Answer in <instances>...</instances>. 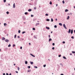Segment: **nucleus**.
<instances>
[{"label":"nucleus","mask_w":75,"mask_h":75,"mask_svg":"<svg viewBox=\"0 0 75 75\" xmlns=\"http://www.w3.org/2000/svg\"><path fill=\"white\" fill-rule=\"evenodd\" d=\"M7 50H8V48L7 47H6L5 48V51H7Z\"/></svg>","instance_id":"10"},{"label":"nucleus","mask_w":75,"mask_h":75,"mask_svg":"<svg viewBox=\"0 0 75 75\" xmlns=\"http://www.w3.org/2000/svg\"><path fill=\"white\" fill-rule=\"evenodd\" d=\"M6 13L7 14H9V12L7 11L6 12Z\"/></svg>","instance_id":"37"},{"label":"nucleus","mask_w":75,"mask_h":75,"mask_svg":"<svg viewBox=\"0 0 75 75\" xmlns=\"http://www.w3.org/2000/svg\"><path fill=\"white\" fill-rule=\"evenodd\" d=\"M28 11L29 12L31 11H32V9H28Z\"/></svg>","instance_id":"17"},{"label":"nucleus","mask_w":75,"mask_h":75,"mask_svg":"<svg viewBox=\"0 0 75 75\" xmlns=\"http://www.w3.org/2000/svg\"><path fill=\"white\" fill-rule=\"evenodd\" d=\"M46 20L47 21H50V19H46Z\"/></svg>","instance_id":"25"},{"label":"nucleus","mask_w":75,"mask_h":75,"mask_svg":"<svg viewBox=\"0 0 75 75\" xmlns=\"http://www.w3.org/2000/svg\"><path fill=\"white\" fill-rule=\"evenodd\" d=\"M20 33H21V30H18V33H19V34H20Z\"/></svg>","instance_id":"29"},{"label":"nucleus","mask_w":75,"mask_h":75,"mask_svg":"<svg viewBox=\"0 0 75 75\" xmlns=\"http://www.w3.org/2000/svg\"><path fill=\"white\" fill-rule=\"evenodd\" d=\"M16 45L15 44H13V47H14Z\"/></svg>","instance_id":"44"},{"label":"nucleus","mask_w":75,"mask_h":75,"mask_svg":"<svg viewBox=\"0 0 75 75\" xmlns=\"http://www.w3.org/2000/svg\"><path fill=\"white\" fill-rule=\"evenodd\" d=\"M31 70L30 69L28 70V72H31Z\"/></svg>","instance_id":"30"},{"label":"nucleus","mask_w":75,"mask_h":75,"mask_svg":"<svg viewBox=\"0 0 75 75\" xmlns=\"http://www.w3.org/2000/svg\"><path fill=\"white\" fill-rule=\"evenodd\" d=\"M22 18L23 20H25V16H23L22 17Z\"/></svg>","instance_id":"9"},{"label":"nucleus","mask_w":75,"mask_h":75,"mask_svg":"<svg viewBox=\"0 0 75 75\" xmlns=\"http://www.w3.org/2000/svg\"><path fill=\"white\" fill-rule=\"evenodd\" d=\"M40 24V23H37L35 25V26H37V25H39Z\"/></svg>","instance_id":"16"},{"label":"nucleus","mask_w":75,"mask_h":75,"mask_svg":"<svg viewBox=\"0 0 75 75\" xmlns=\"http://www.w3.org/2000/svg\"><path fill=\"white\" fill-rule=\"evenodd\" d=\"M30 55H31V56H32V57H35V56L33 54H32L31 53H30Z\"/></svg>","instance_id":"7"},{"label":"nucleus","mask_w":75,"mask_h":75,"mask_svg":"<svg viewBox=\"0 0 75 75\" xmlns=\"http://www.w3.org/2000/svg\"><path fill=\"white\" fill-rule=\"evenodd\" d=\"M18 71L20 70V68H19V67H18Z\"/></svg>","instance_id":"51"},{"label":"nucleus","mask_w":75,"mask_h":75,"mask_svg":"<svg viewBox=\"0 0 75 75\" xmlns=\"http://www.w3.org/2000/svg\"><path fill=\"white\" fill-rule=\"evenodd\" d=\"M74 32V30L72 29L71 30V29H69V31H67V32L69 33V34H70L71 33V34H73V32Z\"/></svg>","instance_id":"1"},{"label":"nucleus","mask_w":75,"mask_h":75,"mask_svg":"<svg viewBox=\"0 0 75 75\" xmlns=\"http://www.w3.org/2000/svg\"><path fill=\"white\" fill-rule=\"evenodd\" d=\"M17 37H18V38H20V36H17Z\"/></svg>","instance_id":"58"},{"label":"nucleus","mask_w":75,"mask_h":75,"mask_svg":"<svg viewBox=\"0 0 75 75\" xmlns=\"http://www.w3.org/2000/svg\"><path fill=\"white\" fill-rule=\"evenodd\" d=\"M37 9V7H35L34 8V10H36Z\"/></svg>","instance_id":"45"},{"label":"nucleus","mask_w":75,"mask_h":75,"mask_svg":"<svg viewBox=\"0 0 75 75\" xmlns=\"http://www.w3.org/2000/svg\"><path fill=\"white\" fill-rule=\"evenodd\" d=\"M48 37L49 38H50L51 37V36L50 35H48Z\"/></svg>","instance_id":"54"},{"label":"nucleus","mask_w":75,"mask_h":75,"mask_svg":"<svg viewBox=\"0 0 75 75\" xmlns=\"http://www.w3.org/2000/svg\"><path fill=\"white\" fill-rule=\"evenodd\" d=\"M15 72L16 73V74H18V71H15Z\"/></svg>","instance_id":"52"},{"label":"nucleus","mask_w":75,"mask_h":75,"mask_svg":"<svg viewBox=\"0 0 75 75\" xmlns=\"http://www.w3.org/2000/svg\"><path fill=\"white\" fill-rule=\"evenodd\" d=\"M72 75H74V73H73L72 74Z\"/></svg>","instance_id":"63"},{"label":"nucleus","mask_w":75,"mask_h":75,"mask_svg":"<svg viewBox=\"0 0 75 75\" xmlns=\"http://www.w3.org/2000/svg\"><path fill=\"white\" fill-rule=\"evenodd\" d=\"M4 33L5 34H6V33H7V32H6V30L4 31Z\"/></svg>","instance_id":"48"},{"label":"nucleus","mask_w":75,"mask_h":75,"mask_svg":"<svg viewBox=\"0 0 75 75\" xmlns=\"http://www.w3.org/2000/svg\"><path fill=\"white\" fill-rule=\"evenodd\" d=\"M5 41L6 42H9V40L8 39H5Z\"/></svg>","instance_id":"4"},{"label":"nucleus","mask_w":75,"mask_h":75,"mask_svg":"<svg viewBox=\"0 0 75 75\" xmlns=\"http://www.w3.org/2000/svg\"><path fill=\"white\" fill-rule=\"evenodd\" d=\"M52 39L51 38H50L49 39V42L51 41H52Z\"/></svg>","instance_id":"15"},{"label":"nucleus","mask_w":75,"mask_h":75,"mask_svg":"<svg viewBox=\"0 0 75 75\" xmlns=\"http://www.w3.org/2000/svg\"><path fill=\"white\" fill-rule=\"evenodd\" d=\"M63 27L65 28V29H67V27H66V25H65V24H64L63 25Z\"/></svg>","instance_id":"3"},{"label":"nucleus","mask_w":75,"mask_h":75,"mask_svg":"<svg viewBox=\"0 0 75 75\" xmlns=\"http://www.w3.org/2000/svg\"><path fill=\"white\" fill-rule=\"evenodd\" d=\"M22 48H23V47H22V46H21V47H20V48L21 50H22Z\"/></svg>","instance_id":"55"},{"label":"nucleus","mask_w":75,"mask_h":75,"mask_svg":"<svg viewBox=\"0 0 75 75\" xmlns=\"http://www.w3.org/2000/svg\"><path fill=\"white\" fill-rule=\"evenodd\" d=\"M37 1H35V2H34V6H36L37 5Z\"/></svg>","instance_id":"2"},{"label":"nucleus","mask_w":75,"mask_h":75,"mask_svg":"<svg viewBox=\"0 0 75 75\" xmlns=\"http://www.w3.org/2000/svg\"><path fill=\"white\" fill-rule=\"evenodd\" d=\"M46 67V64H45L44 65H43V67Z\"/></svg>","instance_id":"53"},{"label":"nucleus","mask_w":75,"mask_h":75,"mask_svg":"<svg viewBox=\"0 0 75 75\" xmlns=\"http://www.w3.org/2000/svg\"><path fill=\"white\" fill-rule=\"evenodd\" d=\"M3 75H6V74H5V73H4L3 74Z\"/></svg>","instance_id":"56"},{"label":"nucleus","mask_w":75,"mask_h":75,"mask_svg":"<svg viewBox=\"0 0 75 75\" xmlns=\"http://www.w3.org/2000/svg\"><path fill=\"white\" fill-rule=\"evenodd\" d=\"M4 26H5V27H6L7 25V23H4Z\"/></svg>","instance_id":"12"},{"label":"nucleus","mask_w":75,"mask_h":75,"mask_svg":"<svg viewBox=\"0 0 75 75\" xmlns=\"http://www.w3.org/2000/svg\"><path fill=\"white\" fill-rule=\"evenodd\" d=\"M69 11V10L68 9H66L65 11V12H67V11Z\"/></svg>","instance_id":"21"},{"label":"nucleus","mask_w":75,"mask_h":75,"mask_svg":"<svg viewBox=\"0 0 75 75\" xmlns=\"http://www.w3.org/2000/svg\"><path fill=\"white\" fill-rule=\"evenodd\" d=\"M46 16H48L49 15V14H48V13H46L45 14Z\"/></svg>","instance_id":"32"},{"label":"nucleus","mask_w":75,"mask_h":75,"mask_svg":"<svg viewBox=\"0 0 75 75\" xmlns=\"http://www.w3.org/2000/svg\"><path fill=\"white\" fill-rule=\"evenodd\" d=\"M57 20H58V19H57V18H56L55 19V21H57Z\"/></svg>","instance_id":"59"},{"label":"nucleus","mask_w":75,"mask_h":75,"mask_svg":"<svg viewBox=\"0 0 75 75\" xmlns=\"http://www.w3.org/2000/svg\"><path fill=\"white\" fill-rule=\"evenodd\" d=\"M34 68H35L37 69V68H38V67H37V66H34Z\"/></svg>","instance_id":"26"},{"label":"nucleus","mask_w":75,"mask_h":75,"mask_svg":"<svg viewBox=\"0 0 75 75\" xmlns=\"http://www.w3.org/2000/svg\"><path fill=\"white\" fill-rule=\"evenodd\" d=\"M52 45L53 46H54V45H55V43H52Z\"/></svg>","instance_id":"42"},{"label":"nucleus","mask_w":75,"mask_h":75,"mask_svg":"<svg viewBox=\"0 0 75 75\" xmlns=\"http://www.w3.org/2000/svg\"><path fill=\"white\" fill-rule=\"evenodd\" d=\"M9 75H11V73H10V74H9Z\"/></svg>","instance_id":"62"},{"label":"nucleus","mask_w":75,"mask_h":75,"mask_svg":"<svg viewBox=\"0 0 75 75\" xmlns=\"http://www.w3.org/2000/svg\"><path fill=\"white\" fill-rule=\"evenodd\" d=\"M63 59H67V58L65 56H63Z\"/></svg>","instance_id":"18"},{"label":"nucleus","mask_w":75,"mask_h":75,"mask_svg":"<svg viewBox=\"0 0 75 75\" xmlns=\"http://www.w3.org/2000/svg\"><path fill=\"white\" fill-rule=\"evenodd\" d=\"M58 57H61V54H59L58 55Z\"/></svg>","instance_id":"46"},{"label":"nucleus","mask_w":75,"mask_h":75,"mask_svg":"<svg viewBox=\"0 0 75 75\" xmlns=\"http://www.w3.org/2000/svg\"><path fill=\"white\" fill-rule=\"evenodd\" d=\"M26 33V32L25 31H23L22 32V34H24V33Z\"/></svg>","instance_id":"27"},{"label":"nucleus","mask_w":75,"mask_h":75,"mask_svg":"<svg viewBox=\"0 0 75 75\" xmlns=\"http://www.w3.org/2000/svg\"><path fill=\"white\" fill-rule=\"evenodd\" d=\"M69 16H67V20H69Z\"/></svg>","instance_id":"20"},{"label":"nucleus","mask_w":75,"mask_h":75,"mask_svg":"<svg viewBox=\"0 0 75 75\" xmlns=\"http://www.w3.org/2000/svg\"><path fill=\"white\" fill-rule=\"evenodd\" d=\"M25 64H28V62H27V61H25Z\"/></svg>","instance_id":"22"},{"label":"nucleus","mask_w":75,"mask_h":75,"mask_svg":"<svg viewBox=\"0 0 75 75\" xmlns=\"http://www.w3.org/2000/svg\"><path fill=\"white\" fill-rule=\"evenodd\" d=\"M62 3H63V4H65V1H64V0H63L62 1Z\"/></svg>","instance_id":"39"},{"label":"nucleus","mask_w":75,"mask_h":75,"mask_svg":"<svg viewBox=\"0 0 75 75\" xmlns=\"http://www.w3.org/2000/svg\"><path fill=\"white\" fill-rule=\"evenodd\" d=\"M31 17H34V15H31Z\"/></svg>","instance_id":"50"},{"label":"nucleus","mask_w":75,"mask_h":75,"mask_svg":"<svg viewBox=\"0 0 75 75\" xmlns=\"http://www.w3.org/2000/svg\"><path fill=\"white\" fill-rule=\"evenodd\" d=\"M45 28L46 29H47V30H50V27H48L47 26H46Z\"/></svg>","instance_id":"8"},{"label":"nucleus","mask_w":75,"mask_h":75,"mask_svg":"<svg viewBox=\"0 0 75 75\" xmlns=\"http://www.w3.org/2000/svg\"><path fill=\"white\" fill-rule=\"evenodd\" d=\"M59 25H60V26H62V24L61 23H59Z\"/></svg>","instance_id":"14"},{"label":"nucleus","mask_w":75,"mask_h":75,"mask_svg":"<svg viewBox=\"0 0 75 75\" xmlns=\"http://www.w3.org/2000/svg\"><path fill=\"white\" fill-rule=\"evenodd\" d=\"M54 28H57V26L56 25H54Z\"/></svg>","instance_id":"31"},{"label":"nucleus","mask_w":75,"mask_h":75,"mask_svg":"<svg viewBox=\"0 0 75 75\" xmlns=\"http://www.w3.org/2000/svg\"><path fill=\"white\" fill-rule=\"evenodd\" d=\"M62 43L63 44H65V42L63 41Z\"/></svg>","instance_id":"43"},{"label":"nucleus","mask_w":75,"mask_h":75,"mask_svg":"<svg viewBox=\"0 0 75 75\" xmlns=\"http://www.w3.org/2000/svg\"><path fill=\"white\" fill-rule=\"evenodd\" d=\"M8 47H11V45L10 44H9V45H8Z\"/></svg>","instance_id":"36"},{"label":"nucleus","mask_w":75,"mask_h":75,"mask_svg":"<svg viewBox=\"0 0 75 75\" xmlns=\"http://www.w3.org/2000/svg\"><path fill=\"white\" fill-rule=\"evenodd\" d=\"M13 8H16V5H15V3H14L13 5Z\"/></svg>","instance_id":"5"},{"label":"nucleus","mask_w":75,"mask_h":75,"mask_svg":"<svg viewBox=\"0 0 75 75\" xmlns=\"http://www.w3.org/2000/svg\"><path fill=\"white\" fill-rule=\"evenodd\" d=\"M74 33L75 34V30H74Z\"/></svg>","instance_id":"64"},{"label":"nucleus","mask_w":75,"mask_h":75,"mask_svg":"<svg viewBox=\"0 0 75 75\" xmlns=\"http://www.w3.org/2000/svg\"><path fill=\"white\" fill-rule=\"evenodd\" d=\"M28 14V12H25V15H27V14Z\"/></svg>","instance_id":"23"},{"label":"nucleus","mask_w":75,"mask_h":75,"mask_svg":"<svg viewBox=\"0 0 75 75\" xmlns=\"http://www.w3.org/2000/svg\"><path fill=\"white\" fill-rule=\"evenodd\" d=\"M52 1H50V5H51L52 4Z\"/></svg>","instance_id":"34"},{"label":"nucleus","mask_w":75,"mask_h":75,"mask_svg":"<svg viewBox=\"0 0 75 75\" xmlns=\"http://www.w3.org/2000/svg\"><path fill=\"white\" fill-rule=\"evenodd\" d=\"M6 0H4V2L6 3Z\"/></svg>","instance_id":"47"},{"label":"nucleus","mask_w":75,"mask_h":75,"mask_svg":"<svg viewBox=\"0 0 75 75\" xmlns=\"http://www.w3.org/2000/svg\"><path fill=\"white\" fill-rule=\"evenodd\" d=\"M51 22H53V21H54V20L53 19V18H51Z\"/></svg>","instance_id":"19"},{"label":"nucleus","mask_w":75,"mask_h":75,"mask_svg":"<svg viewBox=\"0 0 75 75\" xmlns=\"http://www.w3.org/2000/svg\"><path fill=\"white\" fill-rule=\"evenodd\" d=\"M5 39H6V38H5L4 37H2V40H5Z\"/></svg>","instance_id":"13"},{"label":"nucleus","mask_w":75,"mask_h":75,"mask_svg":"<svg viewBox=\"0 0 75 75\" xmlns=\"http://www.w3.org/2000/svg\"><path fill=\"white\" fill-rule=\"evenodd\" d=\"M72 54H75V51H72Z\"/></svg>","instance_id":"33"},{"label":"nucleus","mask_w":75,"mask_h":75,"mask_svg":"<svg viewBox=\"0 0 75 75\" xmlns=\"http://www.w3.org/2000/svg\"><path fill=\"white\" fill-rule=\"evenodd\" d=\"M60 65H61L62 67H63V64H62L60 63Z\"/></svg>","instance_id":"49"},{"label":"nucleus","mask_w":75,"mask_h":75,"mask_svg":"<svg viewBox=\"0 0 75 75\" xmlns=\"http://www.w3.org/2000/svg\"><path fill=\"white\" fill-rule=\"evenodd\" d=\"M30 62L31 65H33L34 64L33 62Z\"/></svg>","instance_id":"11"},{"label":"nucleus","mask_w":75,"mask_h":75,"mask_svg":"<svg viewBox=\"0 0 75 75\" xmlns=\"http://www.w3.org/2000/svg\"><path fill=\"white\" fill-rule=\"evenodd\" d=\"M27 68H28V69H30V68H31V66H28Z\"/></svg>","instance_id":"28"},{"label":"nucleus","mask_w":75,"mask_h":75,"mask_svg":"<svg viewBox=\"0 0 75 75\" xmlns=\"http://www.w3.org/2000/svg\"><path fill=\"white\" fill-rule=\"evenodd\" d=\"M34 38H35V39H37V38L35 35H34Z\"/></svg>","instance_id":"24"},{"label":"nucleus","mask_w":75,"mask_h":75,"mask_svg":"<svg viewBox=\"0 0 75 75\" xmlns=\"http://www.w3.org/2000/svg\"><path fill=\"white\" fill-rule=\"evenodd\" d=\"M52 49L53 50H54L55 49V47H52Z\"/></svg>","instance_id":"41"},{"label":"nucleus","mask_w":75,"mask_h":75,"mask_svg":"<svg viewBox=\"0 0 75 75\" xmlns=\"http://www.w3.org/2000/svg\"><path fill=\"white\" fill-rule=\"evenodd\" d=\"M33 30L35 31V28H33Z\"/></svg>","instance_id":"40"},{"label":"nucleus","mask_w":75,"mask_h":75,"mask_svg":"<svg viewBox=\"0 0 75 75\" xmlns=\"http://www.w3.org/2000/svg\"><path fill=\"white\" fill-rule=\"evenodd\" d=\"M60 75H64V74H60Z\"/></svg>","instance_id":"61"},{"label":"nucleus","mask_w":75,"mask_h":75,"mask_svg":"<svg viewBox=\"0 0 75 75\" xmlns=\"http://www.w3.org/2000/svg\"><path fill=\"white\" fill-rule=\"evenodd\" d=\"M6 75H9L8 73H6Z\"/></svg>","instance_id":"57"},{"label":"nucleus","mask_w":75,"mask_h":75,"mask_svg":"<svg viewBox=\"0 0 75 75\" xmlns=\"http://www.w3.org/2000/svg\"><path fill=\"white\" fill-rule=\"evenodd\" d=\"M71 38H72V39H74V36H71Z\"/></svg>","instance_id":"35"},{"label":"nucleus","mask_w":75,"mask_h":75,"mask_svg":"<svg viewBox=\"0 0 75 75\" xmlns=\"http://www.w3.org/2000/svg\"><path fill=\"white\" fill-rule=\"evenodd\" d=\"M16 37H17V35H14V38H16Z\"/></svg>","instance_id":"38"},{"label":"nucleus","mask_w":75,"mask_h":75,"mask_svg":"<svg viewBox=\"0 0 75 75\" xmlns=\"http://www.w3.org/2000/svg\"><path fill=\"white\" fill-rule=\"evenodd\" d=\"M70 55H72V54L71 53L70 54Z\"/></svg>","instance_id":"60"},{"label":"nucleus","mask_w":75,"mask_h":75,"mask_svg":"<svg viewBox=\"0 0 75 75\" xmlns=\"http://www.w3.org/2000/svg\"><path fill=\"white\" fill-rule=\"evenodd\" d=\"M32 3H33V4H31V3H30L28 4H29V5H30V6H33L34 4H33V2H32Z\"/></svg>","instance_id":"6"}]
</instances>
